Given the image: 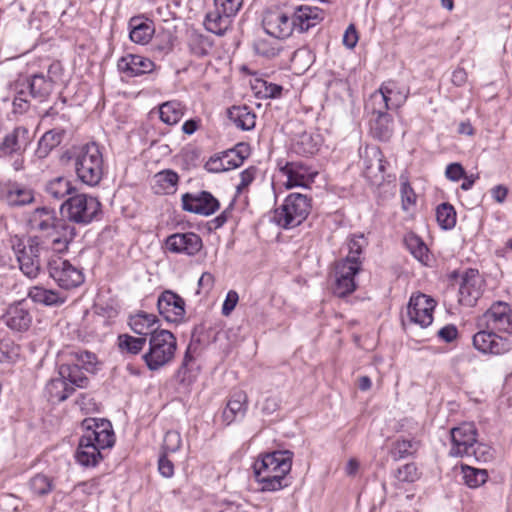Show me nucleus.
<instances>
[{"label":"nucleus","mask_w":512,"mask_h":512,"mask_svg":"<svg viewBox=\"0 0 512 512\" xmlns=\"http://www.w3.org/2000/svg\"><path fill=\"white\" fill-rule=\"evenodd\" d=\"M82 426L84 433L79 439L76 460L82 466L94 467L103 459L101 450L114 445L115 434L106 419L87 418Z\"/></svg>","instance_id":"obj_1"},{"label":"nucleus","mask_w":512,"mask_h":512,"mask_svg":"<svg viewBox=\"0 0 512 512\" xmlns=\"http://www.w3.org/2000/svg\"><path fill=\"white\" fill-rule=\"evenodd\" d=\"M293 455L290 450H275L255 461L254 473L262 491L274 492L290 484L287 475L292 468Z\"/></svg>","instance_id":"obj_2"},{"label":"nucleus","mask_w":512,"mask_h":512,"mask_svg":"<svg viewBox=\"0 0 512 512\" xmlns=\"http://www.w3.org/2000/svg\"><path fill=\"white\" fill-rule=\"evenodd\" d=\"M28 223L31 231L52 238L53 248L58 252L67 250L76 236L75 227L65 219L58 218L53 208H36L31 213Z\"/></svg>","instance_id":"obj_3"},{"label":"nucleus","mask_w":512,"mask_h":512,"mask_svg":"<svg viewBox=\"0 0 512 512\" xmlns=\"http://www.w3.org/2000/svg\"><path fill=\"white\" fill-rule=\"evenodd\" d=\"M311 209V197L301 193H290L274 210L273 221L282 229H293L307 219Z\"/></svg>","instance_id":"obj_4"},{"label":"nucleus","mask_w":512,"mask_h":512,"mask_svg":"<svg viewBox=\"0 0 512 512\" xmlns=\"http://www.w3.org/2000/svg\"><path fill=\"white\" fill-rule=\"evenodd\" d=\"M176 349L177 339L172 332L166 329L154 331L149 337V349L142 359L150 371H157L173 360Z\"/></svg>","instance_id":"obj_5"},{"label":"nucleus","mask_w":512,"mask_h":512,"mask_svg":"<svg viewBox=\"0 0 512 512\" xmlns=\"http://www.w3.org/2000/svg\"><path fill=\"white\" fill-rule=\"evenodd\" d=\"M74 168L78 179L91 187L98 185L103 177V157L99 146L86 144L74 158Z\"/></svg>","instance_id":"obj_6"},{"label":"nucleus","mask_w":512,"mask_h":512,"mask_svg":"<svg viewBox=\"0 0 512 512\" xmlns=\"http://www.w3.org/2000/svg\"><path fill=\"white\" fill-rule=\"evenodd\" d=\"M63 219L79 225H87L101 212L100 201L91 195H71L60 206Z\"/></svg>","instance_id":"obj_7"},{"label":"nucleus","mask_w":512,"mask_h":512,"mask_svg":"<svg viewBox=\"0 0 512 512\" xmlns=\"http://www.w3.org/2000/svg\"><path fill=\"white\" fill-rule=\"evenodd\" d=\"M47 268L49 276L62 289L70 290L84 282L82 270L62 257L54 256L50 258L47 262Z\"/></svg>","instance_id":"obj_8"},{"label":"nucleus","mask_w":512,"mask_h":512,"mask_svg":"<svg viewBox=\"0 0 512 512\" xmlns=\"http://www.w3.org/2000/svg\"><path fill=\"white\" fill-rule=\"evenodd\" d=\"M47 247L40 242L38 236L30 237L17 253L20 270L28 278H36L41 270L43 259L47 256Z\"/></svg>","instance_id":"obj_9"},{"label":"nucleus","mask_w":512,"mask_h":512,"mask_svg":"<svg viewBox=\"0 0 512 512\" xmlns=\"http://www.w3.org/2000/svg\"><path fill=\"white\" fill-rule=\"evenodd\" d=\"M451 448L449 455L452 457H466L477 441L478 432L473 423H462L450 431Z\"/></svg>","instance_id":"obj_10"},{"label":"nucleus","mask_w":512,"mask_h":512,"mask_svg":"<svg viewBox=\"0 0 512 512\" xmlns=\"http://www.w3.org/2000/svg\"><path fill=\"white\" fill-rule=\"evenodd\" d=\"M262 25L268 35L277 39L288 38L295 31L292 15L279 9L266 11Z\"/></svg>","instance_id":"obj_11"},{"label":"nucleus","mask_w":512,"mask_h":512,"mask_svg":"<svg viewBox=\"0 0 512 512\" xmlns=\"http://www.w3.org/2000/svg\"><path fill=\"white\" fill-rule=\"evenodd\" d=\"M182 209L184 211L210 216L220 208V202L208 191L185 193L182 195Z\"/></svg>","instance_id":"obj_12"},{"label":"nucleus","mask_w":512,"mask_h":512,"mask_svg":"<svg viewBox=\"0 0 512 512\" xmlns=\"http://www.w3.org/2000/svg\"><path fill=\"white\" fill-rule=\"evenodd\" d=\"M483 319L488 329L512 335V308L508 303L494 302L483 314Z\"/></svg>","instance_id":"obj_13"},{"label":"nucleus","mask_w":512,"mask_h":512,"mask_svg":"<svg viewBox=\"0 0 512 512\" xmlns=\"http://www.w3.org/2000/svg\"><path fill=\"white\" fill-rule=\"evenodd\" d=\"M473 346L483 354L500 355L510 351L512 344L509 339L488 329L481 330L473 336Z\"/></svg>","instance_id":"obj_14"},{"label":"nucleus","mask_w":512,"mask_h":512,"mask_svg":"<svg viewBox=\"0 0 512 512\" xmlns=\"http://www.w3.org/2000/svg\"><path fill=\"white\" fill-rule=\"evenodd\" d=\"M435 306L436 301L433 298L425 294H418L410 298L407 315L411 322L424 328L432 323Z\"/></svg>","instance_id":"obj_15"},{"label":"nucleus","mask_w":512,"mask_h":512,"mask_svg":"<svg viewBox=\"0 0 512 512\" xmlns=\"http://www.w3.org/2000/svg\"><path fill=\"white\" fill-rule=\"evenodd\" d=\"M483 279L478 270L468 269L461 278L459 302L463 306L473 307L483 292Z\"/></svg>","instance_id":"obj_16"},{"label":"nucleus","mask_w":512,"mask_h":512,"mask_svg":"<svg viewBox=\"0 0 512 512\" xmlns=\"http://www.w3.org/2000/svg\"><path fill=\"white\" fill-rule=\"evenodd\" d=\"M157 309L166 321L172 323L181 322L186 312L184 299L172 290H165L159 295Z\"/></svg>","instance_id":"obj_17"},{"label":"nucleus","mask_w":512,"mask_h":512,"mask_svg":"<svg viewBox=\"0 0 512 512\" xmlns=\"http://www.w3.org/2000/svg\"><path fill=\"white\" fill-rule=\"evenodd\" d=\"M393 82L383 84L378 91H375L366 104V109L371 111L373 116L388 114L387 111L400 105L402 99H396Z\"/></svg>","instance_id":"obj_18"},{"label":"nucleus","mask_w":512,"mask_h":512,"mask_svg":"<svg viewBox=\"0 0 512 512\" xmlns=\"http://www.w3.org/2000/svg\"><path fill=\"white\" fill-rule=\"evenodd\" d=\"M32 314L25 300L11 304L2 320L5 325L14 332H25L32 324Z\"/></svg>","instance_id":"obj_19"},{"label":"nucleus","mask_w":512,"mask_h":512,"mask_svg":"<svg viewBox=\"0 0 512 512\" xmlns=\"http://www.w3.org/2000/svg\"><path fill=\"white\" fill-rule=\"evenodd\" d=\"M280 171L287 177V188L307 187L317 172L302 161L287 162Z\"/></svg>","instance_id":"obj_20"},{"label":"nucleus","mask_w":512,"mask_h":512,"mask_svg":"<svg viewBox=\"0 0 512 512\" xmlns=\"http://www.w3.org/2000/svg\"><path fill=\"white\" fill-rule=\"evenodd\" d=\"M165 243L170 252L188 256L196 255L203 247L201 237L193 232L172 234L167 237Z\"/></svg>","instance_id":"obj_21"},{"label":"nucleus","mask_w":512,"mask_h":512,"mask_svg":"<svg viewBox=\"0 0 512 512\" xmlns=\"http://www.w3.org/2000/svg\"><path fill=\"white\" fill-rule=\"evenodd\" d=\"M292 18L295 31L305 33L324 20L325 12L316 6L300 5L294 8Z\"/></svg>","instance_id":"obj_22"},{"label":"nucleus","mask_w":512,"mask_h":512,"mask_svg":"<svg viewBox=\"0 0 512 512\" xmlns=\"http://www.w3.org/2000/svg\"><path fill=\"white\" fill-rule=\"evenodd\" d=\"M154 68L155 64L152 60L136 54H126L117 62L118 71L129 78L151 73Z\"/></svg>","instance_id":"obj_23"},{"label":"nucleus","mask_w":512,"mask_h":512,"mask_svg":"<svg viewBox=\"0 0 512 512\" xmlns=\"http://www.w3.org/2000/svg\"><path fill=\"white\" fill-rule=\"evenodd\" d=\"M0 200L10 207H21L34 201L33 191L17 182H8L0 187Z\"/></svg>","instance_id":"obj_24"},{"label":"nucleus","mask_w":512,"mask_h":512,"mask_svg":"<svg viewBox=\"0 0 512 512\" xmlns=\"http://www.w3.org/2000/svg\"><path fill=\"white\" fill-rule=\"evenodd\" d=\"M29 143V130L18 126L8 133L0 143V156L21 155Z\"/></svg>","instance_id":"obj_25"},{"label":"nucleus","mask_w":512,"mask_h":512,"mask_svg":"<svg viewBox=\"0 0 512 512\" xmlns=\"http://www.w3.org/2000/svg\"><path fill=\"white\" fill-rule=\"evenodd\" d=\"M248 409V396L243 390L233 392L222 412V421L228 426L233 422L243 419Z\"/></svg>","instance_id":"obj_26"},{"label":"nucleus","mask_w":512,"mask_h":512,"mask_svg":"<svg viewBox=\"0 0 512 512\" xmlns=\"http://www.w3.org/2000/svg\"><path fill=\"white\" fill-rule=\"evenodd\" d=\"M24 81L25 86L29 88V95L40 103L47 101L54 89L52 78L43 73L34 74Z\"/></svg>","instance_id":"obj_27"},{"label":"nucleus","mask_w":512,"mask_h":512,"mask_svg":"<svg viewBox=\"0 0 512 512\" xmlns=\"http://www.w3.org/2000/svg\"><path fill=\"white\" fill-rule=\"evenodd\" d=\"M159 322L156 315L140 311L137 314L130 316L129 326L138 335L142 337H151L154 331H160L155 325Z\"/></svg>","instance_id":"obj_28"},{"label":"nucleus","mask_w":512,"mask_h":512,"mask_svg":"<svg viewBox=\"0 0 512 512\" xmlns=\"http://www.w3.org/2000/svg\"><path fill=\"white\" fill-rule=\"evenodd\" d=\"M233 17V15L223 13L222 8L215 7L213 11L206 14L204 25L209 32L223 36L230 28Z\"/></svg>","instance_id":"obj_29"},{"label":"nucleus","mask_w":512,"mask_h":512,"mask_svg":"<svg viewBox=\"0 0 512 512\" xmlns=\"http://www.w3.org/2000/svg\"><path fill=\"white\" fill-rule=\"evenodd\" d=\"M129 28L131 41L141 45L147 44L155 32L153 23L142 17H132L129 21Z\"/></svg>","instance_id":"obj_30"},{"label":"nucleus","mask_w":512,"mask_h":512,"mask_svg":"<svg viewBox=\"0 0 512 512\" xmlns=\"http://www.w3.org/2000/svg\"><path fill=\"white\" fill-rule=\"evenodd\" d=\"M75 187L71 181L63 176L55 177L45 183L44 192L48 199L60 201L66 196L72 195Z\"/></svg>","instance_id":"obj_31"},{"label":"nucleus","mask_w":512,"mask_h":512,"mask_svg":"<svg viewBox=\"0 0 512 512\" xmlns=\"http://www.w3.org/2000/svg\"><path fill=\"white\" fill-rule=\"evenodd\" d=\"M228 118L233 124L243 130L249 131L255 127L256 124V115L255 113L246 105L244 106H233L228 109Z\"/></svg>","instance_id":"obj_32"},{"label":"nucleus","mask_w":512,"mask_h":512,"mask_svg":"<svg viewBox=\"0 0 512 512\" xmlns=\"http://www.w3.org/2000/svg\"><path fill=\"white\" fill-rule=\"evenodd\" d=\"M28 297L35 303L45 306H61L65 303L66 297L58 291L34 286L29 289Z\"/></svg>","instance_id":"obj_33"},{"label":"nucleus","mask_w":512,"mask_h":512,"mask_svg":"<svg viewBox=\"0 0 512 512\" xmlns=\"http://www.w3.org/2000/svg\"><path fill=\"white\" fill-rule=\"evenodd\" d=\"M65 134L64 129H50L43 134L38 141V146L35 151L36 156L39 159L46 158L50 152L60 145Z\"/></svg>","instance_id":"obj_34"},{"label":"nucleus","mask_w":512,"mask_h":512,"mask_svg":"<svg viewBox=\"0 0 512 512\" xmlns=\"http://www.w3.org/2000/svg\"><path fill=\"white\" fill-rule=\"evenodd\" d=\"M58 375L72 385L75 389L85 388L88 385L89 379L82 371L79 364H61L58 367Z\"/></svg>","instance_id":"obj_35"},{"label":"nucleus","mask_w":512,"mask_h":512,"mask_svg":"<svg viewBox=\"0 0 512 512\" xmlns=\"http://www.w3.org/2000/svg\"><path fill=\"white\" fill-rule=\"evenodd\" d=\"M45 389L49 400L58 403L65 401L74 393L72 385L65 382L59 375L50 379Z\"/></svg>","instance_id":"obj_36"},{"label":"nucleus","mask_w":512,"mask_h":512,"mask_svg":"<svg viewBox=\"0 0 512 512\" xmlns=\"http://www.w3.org/2000/svg\"><path fill=\"white\" fill-rule=\"evenodd\" d=\"M226 170L240 167L244 160L250 155V146L248 143H238L233 148L221 152Z\"/></svg>","instance_id":"obj_37"},{"label":"nucleus","mask_w":512,"mask_h":512,"mask_svg":"<svg viewBox=\"0 0 512 512\" xmlns=\"http://www.w3.org/2000/svg\"><path fill=\"white\" fill-rule=\"evenodd\" d=\"M179 176L173 170H163L154 176L153 189L156 194H170L176 190Z\"/></svg>","instance_id":"obj_38"},{"label":"nucleus","mask_w":512,"mask_h":512,"mask_svg":"<svg viewBox=\"0 0 512 512\" xmlns=\"http://www.w3.org/2000/svg\"><path fill=\"white\" fill-rule=\"evenodd\" d=\"M185 113V106L177 100L167 101L160 105L159 115L161 121L168 125L177 124Z\"/></svg>","instance_id":"obj_39"},{"label":"nucleus","mask_w":512,"mask_h":512,"mask_svg":"<svg viewBox=\"0 0 512 512\" xmlns=\"http://www.w3.org/2000/svg\"><path fill=\"white\" fill-rule=\"evenodd\" d=\"M370 129L372 135L381 140L387 141L393 133L392 117L390 114H379L370 120Z\"/></svg>","instance_id":"obj_40"},{"label":"nucleus","mask_w":512,"mask_h":512,"mask_svg":"<svg viewBox=\"0 0 512 512\" xmlns=\"http://www.w3.org/2000/svg\"><path fill=\"white\" fill-rule=\"evenodd\" d=\"M463 481L469 488L476 489L486 483L488 473L485 469L475 468L469 465H461Z\"/></svg>","instance_id":"obj_41"},{"label":"nucleus","mask_w":512,"mask_h":512,"mask_svg":"<svg viewBox=\"0 0 512 512\" xmlns=\"http://www.w3.org/2000/svg\"><path fill=\"white\" fill-rule=\"evenodd\" d=\"M146 337H134L129 334H120L117 338L119 350L131 355L139 354L146 344Z\"/></svg>","instance_id":"obj_42"},{"label":"nucleus","mask_w":512,"mask_h":512,"mask_svg":"<svg viewBox=\"0 0 512 512\" xmlns=\"http://www.w3.org/2000/svg\"><path fill=\"white\" fill-rule=\"evenodd\" d=\"M194 363V357L191 353V344L188 345L182 363L177 370L176 377L180 383L190 385L196 378L191 364Z\"/></svg>","instance_id":"obj_43"},{"label":"nucleus","mask_w":512,"mask_h":512,"mask_svg":"<svg viewBox=\"0 0 512 512\" xmlns=\"http://www.w3.org/2000/svg\"><path fill=\"white\" fill-rule=\"evenodd\" d=\"M188 45L190 51L194 55L203 57L209 54L210 50L212 49L213 42L209 37L193 32L189 37Z\"/></svg>","instance_id":"obj_44"},{"label":"nucleus","mask_w":512,"mask_h":512,"mask_svg":"<svg viewBox=\"0 0 512 512\" xmlns=\"http://www.w3.org/2000/svg\"><path fill=\"white\" fill-rule=\"evenodd\" d=\"M436 220L443 230H450L456 225V211L450 203H442L436 209Z\"/></svg>","instance_id":"obj_45"},{"label":"nucleus","mask_w":512,"mask_h":512,"mask_svg":"<svg viewBox=\"0 0 512 512\" xmlns=\"http://www.w3.org/2000/svg\"><path fill=\"white\" fill-rule=\"evenodd\" d=\"M418 449V443L414 440L398 439L393 442L390 454L394 461L413 455Z\"/></svg>","instance_id":"obj_46"},{"label":"nucleus","mask_w":512,"mask_h":512,"mask_svg":"<svg viewBox=\"0 0 512 512\" xmlns=\"http://www.w3.org/2000/svg\"><path fill=\"white\" fill-rule=\"evenodd\" d=\"M351 259V257H345L339 260L335 265V274H343L345 277L355 279V275L361 270L362 262Z\"/></svg>","instance_id":"obj_47"},{"label":"nucleus","mask_w":512,"mask_h":512,"mask_svg":"<svg viewBox=\"0 0 512 512\" xmlns=\"http://www.w3.org/2000/svg\"><path fill=\"white\" fill-rule=\"evenodd\" d=\"M356 290L355 279L345 277L343 274H335L333 293L338 297H345Z\"/></svg>","instance_id":"obj_48"},{"label":"nucleus","mask_w":512,"mask_h":512,"mask_svg":"<svg viewBox=\"0 0 512 512\" xmlns=\"http://www.w3.org/2000/svg\"><path fill=\"white\" fill-rule=\"evenodd\" d=\"M407 248L411 254L420 262L426 263L428 260V248L425 243L417 236H411L406 239Z\"/></svg>","instance_id":"obj_49"},{"label":"nucleus","mask_w":512,"mask_h":512,"mask_svg":"<svg viewBox=\"0 0 512 512\" xmlns=\"http://www.w3.org/2000/svg\"><path fill=\"white\" fill-rule=\"evenodd\" d=\"M30 489L37 495L43 496L53 489V482L48 476L37 474L29 482Z\"/></svg>","instance_id":"obj_50"},{"label":"nucleus","mask_w":512,"mask_h":512,"mask_svg":"<svg viewBox=\"0 0 512 512\" xmlns=\"http://www.w3.org/2000/svg\"><path fill=\"white\" fill-rule=\"evenodd\" d=\"M467 458H474L478 462H488L493 459L492 448L484 443L478 442L473 445V448L469 451Z\"/></svg>","instance_id":"obj_51"},{"label":"nucleus","mask_w":512,"mask_h":512,"mask_svg":"<svg viewBox=\"0 0 512 512\" xmlns=\"http://www.w3.org/2000/svg\"><path fill=\"white\" fill-rule=\"evenodd\" d=\"M395 476L400 482L413 483L419 479L420 474L414 463H408L398 468Z\"/></svg>","instance_id":"obj_52"},{"label":"nucleus","mask_w":512,"mask_h":512,"mask_svg":"<svg viewBox=\"0 0 512 512\" xmlns=\"http://www.w3.org/2000/svg\"><path fill=\"white\" fill-rule=\"evenodd\" d=\"M371 154L373 156V159L376 161V165L374 167L373 164H366L365 163V173L368 177H377V174L374 170H377L379 173H383L385 170L384 161L382 159V153L378 148H372Z\"/></svg>","instance_id":"obj_53"},{"label":"nucleus","mask_w":512,"mask_h":512,"mask_svg":"<svg viewBox=\"0 0 512 512\" xmlns=\"http://www.w3.org/2000/svg\"><path fill=\"white\" fill-rule=\"evenodd\" d=\"M254 49L257 54L267 58L274 57L278 54V49L266 39H258L254 43Z\"/></svg>","instance_id":"obj_54"},{"label":"nucleus","mask_w":512,"mask_h":512,"mask_svg":"<svg viewBox=\"0 0 512 512\" xmlns=\"http://www.w3.org/2000/svg\"><path fill=\"white\" fill-rule=\"evenodd\" d=\"M181 447V437L176 431L166 432L163 440V449L166 452H176Z\"/></svg>","instance_id":"obj_55"},{"label":"nucleus","mask_w":512,"mask_h":512,"mask_svg":"<svg viewBox=\"0 0 512 512\" xmlns=\"http://www.w3.org/2000/svg\"><path fill=\"white\" fill-rule=\"evenodd\" d=\"M365 239L363 235L355 236L348 243L349 252L346 257H353V261H361L360 255L364 247Z\"/></svg>","instance_id":"obj_56"},{"label":"nucleus","mask_w":512,"mask_h":512,"mask_svg":"<svg viewBox=\"0 0 512 512\" xmlns=\"http://www.w3.org/2000/svg\"><path fill=\"white\" fill-rule=\"evenodd\" d=\"M215 7L222 8L223 13L236 16L242 7L243 0H214Z\"/></svg>","instance_id":"obj_57"},{"label":"nucleus","mask_w":512,"mask_h":512,"mask_svg":"<svg viewBox=\"0 0 512 512\" xmlns=\"http://www.w3.org/2000/svg\"><path fill=\"white\" fill-rule=\"evenodd\" d=\"M256 172L257 168L250 166L240 173V183L236 187L238 193H241L242 190L247 188L254 181Z\"/></svg>","instance_id":"obj_58"},{"label":"nucleus","mask_w":512,"mask_h":512,"mask_svg":"<svg viewBox=\"0 0 512 512\" xmlns=\"http://www.w3.org/2000/svg\"><path fill=\"white\" fill-rule=\"evenodd\" d=\"M77 364H81L86 370L92 369L97 361L96 355L89 351H79L74 353Z\"/></svg>","instance_id":"obj_59"},{"label":"nucleus","mask_w":512,"mask_h":512,"mask_svg":"<svg viewBox=\"0 0 512 512\" xmlns=\"http://www.w3.org/2000/svg\"><path fill=\"white\" fill-rule=\"evenodd\" d=\"M401 197L404 210H408L409 207L416 202V195L408 182L401 184Z\"/></svg>","instance_id":"obj_60"},{"label":"nucleus","mask_w":512,"mask_h":512,"mask_svg":"<svg viewBox=\"0 0 512 512\" xmlns=\"http://www.w3.org/2000/svg\"><path fill=\"white\" fill-rule=\"evenodd\" d=\"M205 169L211 173L227 171L222 154L219 153L211 156L205 164Z\"/></svg>","instance_id":"obj_61"},{"label":"nucleus","mask_w":512,"mask_h":512,"mask_svg":"<svg viewBox=\"0 0 512 512\" xmlns=\"http://www.w3.org/2000/svg\"><path fill=\"white\" fill-rule=\"evenodd\" d=\"M282 86L274 83H268L266 81L261 82L259 94H262L264 98H277L282 93Z\"/></svg>","instance_id":"obj_62"},{"label":"nucleus","mask_w":512,"mask_h":512,"mask_svg":"<svg viewBox=\"0 0 512 512\" xmlns=\"http://www.w3.org/2000/svg\"><path fill=\"white\" fill-rule=\"evenodd\" d=\"M238 300V293L234 290H230L227 293L224 303L222 305V314L224 316H229L231 312L234 310L235 306L237 305Z\"/></svg>","instance_id":"obj_63"},{"label":"nucleus","mask_w":512,"mask_h":512,"mask_svg":"<svg viewBox=\"0 0 512 512\" xmlns=\"http://www.w3.org/2000/svg\"><path fill=\"white\" fill-rule=\"evenodd\" d=\"M465 170L460 163H451L446 167L445 175L451 181H459L465 176Z\"/></svg>","instance_id":"obj_64"}]
</instances>
